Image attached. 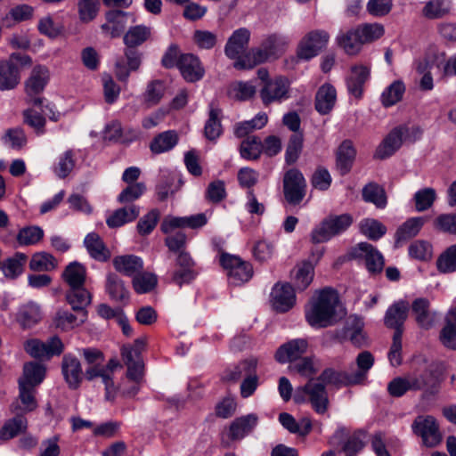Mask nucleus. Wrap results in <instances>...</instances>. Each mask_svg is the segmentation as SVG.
I'll list each match as a JSON object with an SVG mask.
<instances>
[{
    "mask_svg": "<svg viewBox=\"0 0 456 456\" xmlns=\"http://www.w3.org/2000/svg\"><path fill=\"white\" fill-rule=\"evenodd\" d=\"M221 112L220 109L211 106L204 128L205 136L210 141H215L222 134Z\"/></svg>",
    "mask_w": 456,
    "mask_h": 456,
    "instance_id": "56",
    "label": "nucleus"
},
{
    "mask_svg": "<svg viewBox=\"0 0 456 456\" xmlns=\"http://www.w3.org/2000/svg\"><path fill=\"white\" fill-rule=\"evenodd\" d=\"M177 142V134L173 130H169L155 136L151 142L150 148L153 153L159 154L173 149Z\"/></svg>",
    "mask_w": 456,
    "mask_h": 456,
    "instance_id": "47",
    "label": "nucleus"
},
{
    "mask_svg": "<svg viewBox=\"0 0 456 456\" xmlns=\"http://www.w3.org/2000/svg\"><path fill=\"white\" fill-rule=\"evenodd\" d=\"M263 151V142L259 137L251 135L246 137L240 143V153L243 159L256 160Z\"/></svg>",
    "mask_w": 456,
    "mask_h": 456,
    "instance_id": "50",
    "label": "nucleus"
},
{
    "mask_svg": "<svg viewBox=\"0 0 456 456\" xmlns=\"http://www.w3.org/2000/svg\"><path fill=\"white\" fill-rule=\"evenodd\" d=\"M336 436L340 439L346 438L343 444V451L347 456H354L364 446L363 439L365 436L362 431H354L349 434L346 428H342L337 431Z\"/></svg>",
    "mask_w": 456,
    "mask_h": 456,
    "instance_id": "34",
    "label": "nucleus"
},
{
    "mask_svg": "<svg viewBox=\"0 0 456 456\" xmlns=\"http://www.w3.org/2000/svg\"><path fill=\"white\" fill-rule=\"evenodd\" d=\"M57 265V259L50 253L45 251L35 253L29 261V268L34 272H51Z\"/></svg>",
    "mask_w": 456,
    "mask_h": 456,
    "instance_id": "49",
    "label": "nucleus"
},
{
    "mask_svg": "<svg viewBox=\"0 0 456 456\" xmlns=\"http://www.w3.org/2000/svg\"><path fill=\"white\" fill-rule=\"evenodd\" d=\"M337 101V92L330 84L322 85L315 95V110L322 115L331 111Z\"/></svg>",
    "mask_w": 456,
    "mask_h": 456,
    "instance_id": "30",
    "label": "nucleus"
},
{
    "mask_svg": "<svg viewBox=\"0 0 456 456\" xmlns=\"http://www.w3.org/2000/svg\"><path fill=\"white\" fill-rule=\"evenodd\" d=\"M61 370L69 387L72 389L77 388L83 377L79 360L71 354H65L62 358Z\"/></svg>",
    "mask_w": 456,
    "mask_h": 456,
    "instance_id": "26",
    "label": "nucleus"
},
{
    "mask_svg": "<svg viewBox=\"0 0 456 456\" xmlns=\"http://www.w3.org/2000/svg\"><path fill=\"white\" fill-rule=\"evenodd\" d=\"M405 92V86L401 81L393 82L381 94V103L384 107H390L400 102Z\"/></svg>",
    "mask_w": 456,
    "mask_h": 456,
    "instance_id": "60",
    "label": "nucleus"
},
{
    "mask_svg": "<svg viewBox=\"0 0 456 456\" xmlns=\"http://www.w3.org/2000/svg\"><path fill=\"white\" fill-rule=\"evenodd\" d=\"M177 68L187 82L199 81L205 73L199 58L191 53L181 54L177 61Z\"/></svg>",
    "mask_w": 456,
    "mask_h": 456,
    "instance_id": "21",
    "label": "nucleus"
},
{
    "mask_svg": "<svg viewBox=\"0 0 456 456\" xmlns=\"http://www.w3.org/2000/svg\"><path fill=\"white\" fill-rule=\"evenodd\" d=\"M307 347L308 343L305 339L290 340L279 347L275 359L281 363L296 361L306 352Z\"/></svg>",
    "mask_w": 456,
    "mask_h": 456,
    "instance_id": "24",
    "label": "nucleus"
},
{
    "mask_svg": "<svg viewBox=\"0 0 456 456\" xmlns=\"http://www.w3.org/2000/svg\"><path fill=\"white\" fill-rule=\"evenodd\" d=\"M151 36V28L144 25L131 27L124 35V58L115 63V76L121 82H126L131 71H137L142 64V53L135 48L146 42Z\"/></svg>",
    "mask_w": 456,
    "mask_h": 456,
    "instance_id": "2",
    "label": "nucleus"
},
{
    "mask_svg": "<svg viewBox=\"0 0 456 456\" xmlns=\"http://www.w3.org/2000/svg\"><path fill=\"white\" fill-rule=\"evenodd\" d=\"M437 269L444 273L456 271V244L449 247L436 261Z\"/></svg>",
    "mask_w": 456,
    "mask_h": 456,
    "instance_id": "64",
    "label": "nucleus"
},
{
    "mask_svg": "<svg viewBox=\"0 0 456 456\" xmlns=\"http://www.w3.org/2000/svg\"><path fill=\"white\" fill-rule=\"evenodd\" d=\"M35 393L36 387L28 386L24 382H19V397L11 404V411L14 414L24 415L34 411L37 407Z\"/></svg>",
    "mask_w": 456,
    "mask_h": 456,
    "instance_id": "20",
    "label": "nucleus"
},
{
    "mask_svg": "<svg viewBox=\"0 0 456 456\" xmlns=\"http://www.w3.org/2000/svg\"><path fill=\"white\" fill-rule=\"evenodd\" d=\"M362 199L366 202L373 203L379 208L387 205V195L383 187L375 183H370L362 189Z\"/></svg>",
    "mask_w": 456,
    "mask_h": 456,
    "instance_id": "53",
    "label": "nucleus"
},
{
    "mask_svg": "<svg viewBox=\"0 0 456 456\" xmlns=\"http://www.w3.org/2000/svg\"><path fill=\"white\" fill-rule=\"evenodd\" d=\"M383 34L382 25L366 23L341 32L337 37V42L346 54L356 55L363 45L372 43L381 37Z\"/></svg>",
    "mask_w": 456,
    "mask_h": 456,
    "instance_id": "5",
    "label": "nucleus"
},
{
    "mask_svg": "<svg viewBox=\"0 0 456 456\" xmlns=\"http://www.w3.org/2000/svg\"><path fill=\"white\" fill-rule=\"evenodd\" d=\"M106 290L111 299L116 301H123L129 296L123 281L115 273H110L107 276Z\"/></svg>",
    "mask_w": 456,
    "mask_h": 456,
    "instance_id": "55",
    "label": "nucleus"
},
{
    "mask_svg": "<svg viewBox=\"0 0 456 456\" xmlns=\"http://www.w3.org/2000/svg\"><path fill=\"white\" fill-rule=\"evenodd\" d=\"M374 364V357L369 351L360 353L356 357V365L358 370L354 372L338 371L334 369H325L317 378L322 383L326 385H334L337 387H348L362 384L369 370Z\"/></svg>",
    "mask_w": 456,
    "mask_h": 456,
    "instance_id": "4",
    "label": "nucleus"
},
{
    "mask_svg": "<svg viewBox=\"0 0 456 456\" xmlns=\"http://www.w3.org/2000/svg\"><path fill=\"white\" fill-rule=\"evenodd\" d=\"M85 377L89 381L100 379L105 387L106 400L113 401L115 399L118 389L113 381V375L104 368V364L99 367H87Z\"/></svg>",
    "mask_w": 456,
    "mask_h": 456,
    "instance_id": "23",
    "label": "nucleus"
},
{
    "mask_svg": "<svg viewBox=\"0 0 456 456\" xmlns=\"http://www.w3.org/2000/svg\"><path fill=\"white\" fill-rule=\"evenodd\" d=\"M62 279L69 288L85 286L86 269L82 264L72 262L65 267Z\"/></svg>",
    "mask_w": 456,
    "mask_h": 456,
    "instance_id": "43",
    "label": "nucleus"
},
{
    "mask_svg": "<svg viewBox=\"0 0 456 456\" xmlns=\"http://www.w3.org/2000/svg\"><path fill=\"white\" fill-rule=\"evenodd\" d=\"M249 37L250 33L247 28H241L235 30L225 45L226 56L230 59H236V61L245 60L246 63L252 62V52L241 57L248 48Z\"/></svg>",
    "mask_w": 456,
    "mask_h": 456,
    "instance_id": "16",
    "label": "nucleus"
},
{
    "mask_svg": "<svg viewBox=\"0 0 456 456\" xmlns=\"http://www.w3.org/2000/svg\"><path fill=\"white\" fill-rule=\"evenodd\" d=\"M279 421L290 433L305 436L312 430V422L308 418H302L298 422L295 418L287 412L279 415Z\"/></svg>",
    "mask_w": 456,
    "mask_h": 456,
    "instance_id": "41",
    "label": "nucleus"
},
{
    "mask_svg": "<svg viewBox=\"0 0 456 456\" xmlns=\"http://www.w3.org/2000/svg\"><path fill=\"white\" fill-rule=\"evenodd\" d=\"M140 214V208L134 204L120 208L110 216L106 223L109 227L116 228L124 225L126 223L135 220Z\"/></svg>",
    "mask_w": 456,
    "mask_h": 456,
    "instance_id": "40",
    "label": "nucleus"
},
{
    "mask_svg": "<svg viewBox=\"0 0 456 456\" xmlns=\"http://www.w3.org/2000/svg\"><path fill=\"white\" fill-rule=\"evenodd\" d=\"M128 13L120 10H111L106 13L107 22L102 25V29L110 33L111 37H118L123 32Z\"/></svg>",
    "mask_w": 456,
    "mask_h": 456,
    "instance_id": "35",
    "label": "nucleus"
},
{
    "mask_svg": "<svg viewBox=\"0 0 456 456\" xmlns=\"http://www.w3.org/2000/svg\"><path fill=\"white\" fill-rule=\"evenodd\" d=\"M353 221V216L349 214L330 215L313 230L311 240L314 243L328 241L346 231Z\"/></svg>",
    "mask_w": 456,
    "mask_h": 456,
    "instance_id": "7",
    "label": "nucleus"
},
{
    "mask_svg": "<svg viewBox=\"0 0 456 456\" xmlns=\"http://www.w3.org/2000/svg\"><path fill=\"white\" fill-rule=\"evenodd\" d=\"M339 298L330 287L316 290L305 310L307 323L316 329L327 328L338 322L337 307Z\"/></svg>",
    "mask_w": 456,
    "mask_h": 456,
    "instance_id": "1",
    "label": "nucleus"
},
{
    "mask_svg": "<svg viewBox=\"0 0 456 456\" xmlns=\"http://www.w3.org/2000/svg\"><path fill=\"white\" fill-rule=\"evenodd\" d=\"M407 375L413 391H422L425 396H430L440 391L444 369L441 363L429 362L425 357L418 356L413 359L411 371Z\"/></svg>",
    "mask_w": 456,
    "mask_h": 456,
    "instance_id": "3",
    "label": "nucleus"
},
{
    "mask_svg": "<svg viewBox=\"0 0 456 456\" xmlns=\"http://www.w3.org/2000/svg\"><path fill=\"white\" fill-rule=\"evenodd\" d=\"M25 351L32 357L37 359H49L53 355H60L64 349V345L57 336L52 337L44 343L38 339H29L24 343Z\"/></svg>",
    "mask_w": 456,
    "mask_h": 456,
    "instance_id": "13",
    "label": "nucleus"
},
{
    "mask_svg": "<svg viewBox=\"0 0 456 456\" xmlns=\"http://www.w3.org/2000/svg\"><path fill=\"white\" fill-rule=\"evenodd\" d=\"M157 277L153 273H142L133 278V288L138 294H144L151 291L157 285Z\"/></svg>",
    "mask_w": 456,
    "mask_h": 456,
    "instance_id": "62",
    "label": "nucleus"
},
{
    "mask_svg": "<svg viewBox=\"0 0 456 456\" xmlns=\"http://www.w3.org/2000/svg\"><path fill=\"white\" fill-rule=\"evenodd\" d=\"M414 319L421 329H431L436 321V314L430 310V302L424 297L415 299L411 304Z\"/></svg>",
    "mask_w": 456,
    "mask_h": 456,
    "instance_id": "25",
    "label": "nucleus"
},
{
    "mask_svg": "<svg viewBox=\"0 0 456 456\" xmlns=\"http://www.w3.org/2000/svg\"><path fill=\"white\" fill-rule=\"evenodd\" d=\"M121 354L127 367L126 378L130 382H141L143 377V363L142 358H134L133 352L122 348Z\"/></svg>",
    "mask_w": 456,
    "mask_h": 456,
    "instance_id": "42",
    "label": "nucleus"
},
{
    "mask_svg": "<svg viewBox=\"0 0 456 456\" xmlns=\"http://www.w3.org/2000/svg\"><path fill=\"white\" fill-rule=\"evenodd\" d=\"M20 70L12 61H0V90L14 89L20 83Z\"/></svg>",
    "mask_w": 456,
    "mask_h": 456,
    "instance_id": "37",
    "label": "nucleus"
},
{
    "mask_svg": "<svg viewBox=\"0 0 456 456\" xmlns=\"http://www.w3.org/2000/svg\"><path fill=\"white\" fill-rule=\"evenodd\" d=\"M222 266L227 271L231 282L234 285H240L248 281L253 276V267L250 263L242 260L240 257L224 253L220 256Z\"/></svg>",
    "mask_w": 456,
    "mask_h": 456,
    "instance_id": "8",
    "label": "nucleus"
},
{
    "mask_svg": "<svg viewBox=\"0 0 456 456\" xmlns=\"http://www.w3.org/2000/svg\"><path fill=\"white\" fill-rule=\"evenodd\" d=\"M408 127L399 126L395 127L376 149L374 157L384 159L392 156L402 145L403 138L408 134Z\"/></svg>",
    "mask_w": 456,
    "mask_h": 456,
    "instance_id": "19",
    "label": "nucleus"
},
{
    "mask_svg": "<svg viewBox=\"0 0 456 456\" xmlns=\"http://www.w3.org/2000/svg\"><path fill=\"white\" fill-rule=\"evenodd\" d=\"M66 299L75 312L82 314L86 313V307L90 305L92 296L85 286L74 287L67 291Z\"/></svg>",
    "mask_w": 456,
    "mask_h": 456,
    "instance_id": "39",
    "label": "nucleus"
},
{
    "mask_svg": "<svg viewBox=\"0 0 456 456\" xmlns=\"http://www.w3.org/2000/svg\"><path fill=\"white\" fill-rule=\"evenodd\" d=\"M451 4L447 0H430L422 9L424 17L434 20L441 19L450 12Z\"/></svg>",
    "mask_w": 456,
    "mask_h": 456,
    "instance_id": "57",
    "label": "nucleus"
},
{
    "mask_svg": "<svg viewBox=\"0 0 456 456\" xmlns=\"http://www.w3.org/2000/svg\"><path fill=\"white\" fill-rule=\"evenodd\" d=\"M28 428V419L22 414L15 416L6 420L0 429V440L5 442L12 439L26 432Z\"/></svg>",
    "mask_w": 456,
    "mask_h": 456,
    "instance_id": "36",
    "label": "nucleus"
},
{
    "mask_svg": "<svg viewBox=\"0 0 456 456\" xmlns=\"http://www.w3.org/2000/svg\"><path fill=\"white\" fill-rule=\"evenodd\" d=\"M412 429L427 447H435L442 441L439 426L432 416H418L412 423Z\"/></svg>",
    "mask_w": 456,
    "mask_h": 456,
    "instance_id": "10",
    "label": "nucleus"
},
{
    "mask_svg": "<svg viewBox=\"0 0 456 456\" xmlns=\"http://www.w3.org/2000/svg\"><path fill=\"white\" fill-rule=\"evenodd\" d=\"M355 151L349 141H345L338 148L337 154V167L342 175L347 174L353 165Z\"/></svg>",
    "mask_w": 456,
    "mask_h": 456,
    "instance_id": "45",
    "label": "nucleus"
},
{
    "mask_svg": "<svg viewBox=\"0 0 456 456\" xmlns=\"http://www.w3.org/2000/svg\"><path fill=\"white\" fill-rule=\"evenodd\" d=\"M256 92V87L251 83L239 81L230 86L228 94L235 100L247 101L251 99Z\"/></svg>",
    "mask_w": 456,
    "mask_h": 456,
    "instance_id": "61",
    "label": "nucleus"
},
{
    "mask_svg": "<svg viewBox=\"0 0 456 456\" xmlns=\"http://www.w3.org/2000/svg\"><path fill=\"white\" fill-rule=\"evenodd\" d=\"M370 77V68L363 65H355L351 68L350 75L346 79L347 89L355 98H361L363 86Z\"/></svg>",
    "mask_w": 456,
    "mask_h": 456,
    "instance_id": "28",
    "label": "nucleus"
},
{
    "mask_svg": "<svg viewBox=\"0 0 456 456\" xmlns=\"http://www.w3.org/2000/svg\"><path fill=\"white\" fill-rule=\"evenodd\" d=\"M298 391H302L308 396L312 407L317 413L323 414L327 411L328 393L324 384L318 379H311L304 387H299Z\"/></svg>",
    "mask_w": 456,
    "mask_h": 456,
    "instance_id": "17",
    "label": "nucleus"
},
{
    "mask_svg": "<svg viewBox=\"0 0 456 456\" xmlns=\"http://www.w3.org/2000/svg\"><path fill=\"white\" fill-rule=\"evenodd\" d=\"M84 244L90 256L97 261L106 262L111 256L110 251L102 238L95 232L87 234L84 240Z\"/></svg>",
    "mask_w": 456,
    "mask_h": 456,
    "instance_id": "33",
    "label": "nucleus"
},
{
    "mask_svg": "<svg viewBox=\"0 0 456 456\" xmlns=\"http://www.w3.org/2000/svg\"><path fill=\"white\" fill-rule=\"evenodd\" d=\"M408 304L398 301L393 304L386 312L384 323L387 328L403 330V326L408 316Z\"/></svg>",
    "mask_w": 456,
    "mask_h": 456,
    "instance_id": "29",
    "label": "nucleus"
},
{
    "mask_svg": "<svg viewBox=\"0 0 456 456\" xmlns=\"http://www.w3.org/2000/svg\"><path fill=\"white\" fill-rule=\"evenodd\" d=\"M45 375V368L42 364L30 362L24 365L23 375L19 379V382L36 387L43 381Z\"/></svg>",
    "mask_w": 456,
    "mask_h": 456,
    "instance_id": "48",
    "label": "nucleus"
},
{
    "mask_svg": "<svg viewBox=\"0 0 456 456\" xmlns=\"http://www.w3.org/2000/svg\"><path fill=\"white\" fill-rule=\"evenodd\" d=\"M349 255L354 259L364 260L367 270L378 273L383 270L384 258L378 249L368 242H361L351 248Z\"/></svg>",
    "mask_w": 456,
    "mask_h": 456,
    "instance_id": "12",
    "label": "nucleus"
},
{
    "mask_svg": "<svg viewBox=\"0 0 456 456\" xmlns=\"http://www.w3.org/2000/svg\"><path fill=\"white\" fill-rule=\"evenodd\" d=\"M41 319L40 310L37 305L28 304L23 305L17 316L20 324L24 328H30L37 324Z\"/></svg>",
    "mask_w": 456,
    "mask_h": 456,
    "instance_id": "59",
    "label": "nucleus"
},
{
    "mask_svg": "<svg viewBox=\"0 0 456 456\" xmlns=\"http://www.w3.org/2000/svg\"><path fill=\"white\" fill-rule=\"evenodd\" d=\"M359 229L363 235L372 240H378L387 232L386 226L372 218L362 220L359 224Z\"/></svg>",
    "mask_w": 456,
    "mask_h": 456,
    "instance_id": "58",
    "label": "nucleus"
},
{
    "mask_svg": "<svg viewBox=\"0 0 456 456\" xmlns=\"http://www.w3.org/2000/svg\"><path fill=\"white\" fill-rule=\"evenodd\" d=\"M28 256L24 253L17 252L5 259L1 265L4 275L8 279H16L23 271Z\"/></svg>",
    "mask_w": 456,
    "mask_h": 456,
    "instance_id": "44",
    "label": "nucleus"
},
{
    "mask_svg": "<svg viewBox=\"0 0 456 456\" xmlns=\"http://www.w3.org/2000/svg\"><path fill=\"white\" fill-rule=\"evenodd\" d=\"M259 94L265 106L273 102H281L290 97V82L285 77H275L264 83Z\"/></svg>",
    "mask_w": 456,
    "mask_h": 456,
    "instance_id": "9",
    "label": "nucleus"
},
{
    "mask_svg": "<svg viewBox=\"0 0 456 456\" xmlns=\"http://www.w3.org/2000/svg\"><path fill=\"white\" fill-rule=\"evenodd\" d=\"M305 180L297 169L289 170L283 178L284 196L288 202L298 204L305 194Z\"/></svg>",
    "mask_w": 456,
    "mask_h": 456,
    "instance_id": "15",
    "label": "nucleus"
},
{
    "mask_svg": "<svg viewBox=\"0 0 456 456\" xmlns=\"http://www.w3.org/2000/svg\"><path fill=\"white\" fill-rule=\"evenodd\" d=\"M330 35L324 30H313L307 33L300 41L297 56L300 59L310 60L319 54L326 47Z\"/></svg>",
    "mask_w": 456,
    "mask_h": 456,
    "instance_id": "11",
    "label": "nucleus"
},
{
    "mask_svg": "<svg viewBox=\"0 0 456 456\" xmlns=\"http://www.w3.org/2000/svg\"><path fill=\"white\" fill-rule=\"evenodd\" d=\"M166 86L161 80H152L148 83L145 92L143 93V102L148 107L157 105L165 94Z\"/></svg>",
    "mask_w": 456,
    "mask_h": 456,
    "instance_id": "54",
    "label": "nucleus"
},
{
    "mask_svg": "<svg viewBox=\"0 0 456 456\" xmlns=\"http://www.w3.org/2000/svg\"><path fill=\"white\" fill-rule=\"evenodd\" d=\"M49 71L44 66H36L26 81L25 90L28 102L33 106H41L44 99L39 97L48 81Z\"/></svg>",
    "mask_w": 456,
    "mask_h": 456,
    "instance_id": "14",
    "label": "nucleus"
},
{
    "mask_svg": "<svg viewBox=\"0 0 456 456\" xmlns=\"http://www.w3.org/2000/svg\"><path fill=\"white\" fill-rule=\"evenodd\" d=\"M194 265L195 263L190 254L185 251H180L175 259L171 281L179 287L192 281L197 276Z\"/></svg>",
    "mask_w": 456,
    "mask_h": 456,
    "instance_id": "18",
    "label": "nucleus"
},
{
    "mask_svg": "<svg viewBox=\"0 0 456 456\" xmlns=\"http://www.w3.org/2000/svg\"><path fill=\"white\" fill-rule=\"evenodd\" d=\"M288 44L289 40L285 37L277 34L271 35L263 42L259 49L252 51V62L246 63L245 60H240L234 62V68L248 69L271 58H277Z\"/></svg>",
    "mask_w": 456,
    "mask_h": 456,
    "instance_id": "6",
    "label": "nucleus"
},
{
    "mask_svg": "<svg viewBox=\"0 0 456 456\" xmlns=\"http://www.w3.org/2000/svg\"><path fill=\"white\" fill-rule=\"evenodd\" d=\"M257 368V360L255 358L246 359L239 362L236 366L224 370L222 380L229 383H236L243 380L255 369Z\"/></svg>",
    "mask_w": 456,
    "mask_h": 456,
    "instance_id": "32",
    "label": "nucleus"
},
{
    "mask_svg": "<svg viewBox=\"0 0 456 456\" xmlns=\"http://www.w3.org/2000/svg\"><path fill=\"white\" fill-rule=\"evenodd\" d=\"M314 268L311 262L302 261L291 271V282L294 290L304 291L311 284Z\"/></svg>",
    "mask_w": 456,
    "mask_h": 456,
    "instance_id": "27",
    "label": "nucleus"
},
{
    "mask_svg": "<svg viewBox=\"0 0 456 456\" xmlns=\"http://www.w3.org/2000/svg\"><path fill=\"white\" fill-rule=\"evenodd\" d=\"M113 265L116 271L126 275L135 276L143 268L142 260L134 255H126L116 256L113 259Z\"/></svg>",
    "mask_w": 456,
    "mask_h": 456,
    "instance_id": "38",
    "label": "nucleus"
},
{
    "mask_svg": "<svg viewBox=\"0 0 456 456\" xmlns=\"http://www.w3.org/2000/svg\"><path fill=\"white\" fill-rule=\"evenodd\" d=\"M256 414H248L236 418L230 425L229 436L232 440H240L249 434L257 424Z\"/></svg>",
    "mask_w": 456,
    "mask_h": 456,
    "instance_id": "31",
    "label": "nucleus"
},
{
    "mask_svg": "<svg viewBox=\"0 0 456 456\" xmlns=\"http://www.w3.org/2000/svg\"><path fill=\"white\" fill-rule=\"evenodd\" d=\"M86 313H77L76 314L66 310H59L54 317V324L62 330H71L86 321Z\"/></svg>",
    "mask_w": 456,
    "mask_h": 456,
    "instance_id": "46",
    "label": "nucleus"
},
{
    "mask_svg": "<svg viewBox=\"0 0 456 456\" xmlns=\"http://www.w3.org/2000/svg\"><path fill=\"white\" fill-rule=\"evenodd\" d=\"M44 237V231L39 226L24 227L17 234V241L21 246L35 245Z\"/></svg>",
    "mask_w": 456,
    "mask_h": 456,
    "instance_id": "63",
    "label": "nucleus"
},
{
    "mask_svg": "<svg viewBox=\"0 0 456 456\" xmlns=\"http://www.w3.org/2000/svg\"><path fill=\"white\" fill-rule=\"evenodd\" d=\"M363 322L361 318L357 316H349L346 320L345 326V335L347 336L350 341L361 346L365 341V336L362 333Z\"/></svg>",
    "mask_w": 456,
    "mask_h": 456,
    "instance_id": "52",
    "label": "nucleus"
},
{
    "mask_svg": "<svg viewBox=\"0 0 456 456\" xmlns=\"http://www.w3.org/2000/svg\"><path fill=\"white\" fill-rule=\"evenodd\" d=\"M271 297L273 309L280 313L289 311L296 303L295 290L290 284H276L273 289Z\"/></svg>",
    "mask_w": 456,
    "mask_h": 456,
    "instance_id": "22",
    "label": "nucleus"
},
{
    "mask_svg": "<svg viewBox=\"0 0 456 456\" xmlns=\"http://www.w3.org/2000/svg\"><path fill=\"white\" fill-rule=\"evenodd\" d=\"M268 121L265 113H258L253 119L236 124L234 134L238 138L248 137V134L256 129L263 128Z\"/></svg>",
    "mask_w": 456,
    "mask_h": 456,
    "instance_id": "51",
    "label": "nucleus"
}]
</instances>
